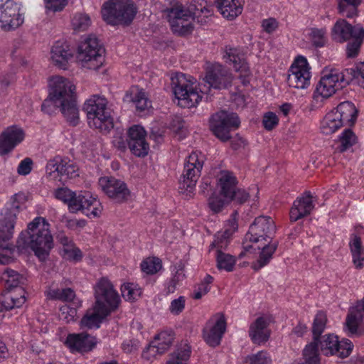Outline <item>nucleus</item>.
Segmentation results:
<instances>
[{"mask_svg":"<svg viewBox=\"0 0 364 364\" xmlns=\"http://www.w3.org/2000/svg\"><path fill=\"white\" fill-rule=\"evenodd\" d=\"M75 85L68 78L54 75L48 80V95L41 109L48 114L52 112L50 105L60 109L63 116L72 125L79 120V109L75 100Z\"/></svg>","mask_w":364,"mask_h":364,"instance_id":"2","label":"nucleus"},{"mask_svg":"<svg viewBox=\"0 0 364 364\" xmlns=\"http://www.w3.org/2000/svg\"><path fill=\"white\" fill-rule=\"evenodd\" d=\"M55 198L67 204L70 213L82 212L89 218H98L102 212L100 201L90 192H74L68 188H59L54 192Z\"/></svg>","mask_w":364,"mask_h":364,"instance_id":"5","label":"nucleus"},{"mask_svg":"<svg viewBox=\"0 0 364 364\" xmlns=\"http://www.w3.org/2000/svg\"><path fill=\"white\" fill-rule=\"evenodd\" d=\"M77 58L85 68L97 70L105 61V50L94 36H88L78 45Z\"/></svg>","mask_w":364,"mask_h":364,"instance_id":"10","label":"nucleus"},{"mask_svg":"<svg viewBox=\"0 0 364 364\" xmlns=\"http://www.w3.org/2000/svg\"><path fill=\"white\" fill-rule=\"evenodd\" d=\"M311 76V68L306 58L298 55L288 70L287 83L293 88L306 89L310 85Z\"/></svg>","mask_w":364,"mask_h":364,"instance_id":"14","label":"nucleus"},{"mask_svg":"<svg viewBox=\"0 0 364 364\" xmlns=\"http://www.w3.org/2000/svg\"><path fill=\"white\" fill-rule=\"evenodd\" d=\"M226 331V321L223 315L215 314L205 323L203 331V338L205 343L212 347L218 346Z\"/></svg>","mask_w":364,"mask_h":364,"instance_id":"21","label":"nucleus"},{"mask_svg":"<svg viewBox=\"0 0 364 364\" xmlns=\"http://www.w3.org/2000/svg\"><path fill=\"white\" fill-rule=\"evenodd\" d=\"M17 220L16 213L3 208L0 212V249L6 250V254L0 253V264H8L11 257L13 244L11 239L14 233V228Z\"/></svg>","mask_w":364,"mask_h":364,"instance_id":"12","label":"nucleus"},{"mask_svg":"<svg viewBox=\"0 0 364 364\" xmlns=\"http://www.w3.org/2000/svg\"><path fill=\"white\" fill-rule=\"evenodd\" d=\"M357 139V136L350 129H345L339 136V150L341 151H345L348 150L356 144Z\"/></svg>","mask_w":364,"mask_h":364,"instance_id":"51","label":"nucleus"},{"mask_svg":"<svg viewBox=\"0 0 364 364\" xmlns=\"http://www.w3.org/2000/svg\"><path fill=\"white\" fill-rule=\"evenodd\" d=\"M186 299L184 296H179L171 301L168 307L170 313L173 315L180 314L185 309Z\"/></svg>","mask_w":364,"mask_h":364,"instance_id":"62","label":"nucleus"},{"mask_svg":"<svg viewBox=\"0 0 364 364\" xmlns=\"http://www.w3.org/2000/svg\"><path fill=\"white\" fill-rule=\"evenodd\" d=\"M0 5V26L5 31L18 28L24 21L20 0H1Z\"/></svg>","mask_w":364,"mask_h":364,"instance_id":"16","label":"nucleus"},{"mask_svg":"<svg viewBox=\"0 0 364 364\" xmlns=\"http://www.w3.org/2000/svg\"><path fill=\"white\" fill-rule=\"evenodd\" d=\"M60 255L64 259L75 263L81 261L82 258L81 250L75 246V243L68 247L61 248Z\"/></svg>","mask_w":364,"mask_h":364,"instance_id":"52","label":"nucleus"},{"mask_svg":"<svg viewBox=\"0 0 364 364\" xmlns=\"http://www.w3.org/2000/svg\"><path fill=\"white\" fill-rule=\"evenodd\" d=\"M71 353H86L92 350L96 346V338L87 333H70L63 341Z\"/></svg>","mask_w":364,"mask_h":364,"instance_id":"26","label":"nucleus"},{"mask_svg":"<svg viewBox=\"0 0 364 364\" xmlns=\"http://www.w3.org/2000/svg\"><path fill=\"white\" fill-rule=\"evenodd\" d=\"M357 27L363 26L360 24L352 26L346 20L339 19L336 22L332 28V38L338 43L346 42L356 35L355 28Z\"/></svg>","mask_w":364,"mask_h":364,"instance_id":"34","label":"nucleus"},{"mask_svg":"<svg viewBox=\"0 0 364 364\" xmlns=\"http://www.w3.org/2000/svg\"><path fill=\"white\" fill-rule=\"evenodd\" d=\"M343 124L333 110L328 112L321 122L320 129L323 134L329 135L337 132Z\"/></svg>","mask_w":364,"mask_h":364,"instance_id":"38","label":"nucleus"},{"mask_svg":"<svg viewBox=\"0 0 364 364\" xmlns=\"http://www.w3.org/2000/svg\"><path fill=\"white\" fill-rule=\"evenodd\" d=\"M352 72V70L348 69L343 72L336 70L324 71L316 86L314 98L325 100L333 95L338 90L349 84Z\"/></svg>","mask_w":364,"mask_h":364,"instance_id":"8","label":"nucleus"},{"mask_svg":"<svg viewBox=\"0 0 364 364\" xmlns=\"http://www.w3.org/2000/svg\"><path fill=\"white\" fill-rule=\"evenodd\" d=\"M240 124L237 114L220 111L213 114L210 119V129L214 135L222 141L230 139V132L237 129Z\"/></svg>","mask_w":364,"mask_h":364,"instance_id":"13","label":"nucleus"},{"mask_svg":"<svg viewBox=\"0 0 364 364\" xmlns=\"http://www.w3.org/2000/svg\"><path fill=\"white\" fill-rule=\"evenodd\" d=\"M173 278L169 282L168 289L169 292H173L176 289V286L179 284L180 282L183 280L185 278L184 269L181 265H178V267H175L173 270Z\"/></svg>","mask_w":364,"mask_h":364,"instance_id":"60","label":"nucleus"},{"mask_svg":"<svg viewBox=\"0 0 364 364\" xmlns=\"http://www.w3.org/2000/svg\"><path fill=\"white\" fill-rule=\"evenodd\" d=\"M213 282V277L210 275H207L200 284L195 289L193 297L196 299H200L203 296L205 295L210 289V284Z\"/></svg>","mask_w":364,"mask_h":364,"instance_id":"57","label":"nucleus"},{"mask_svg":"<svg viewBox=\"0 0 364 364\" xmlns=\"http://www.w3.org/2000/svg\"><path fill=\"white\" fill-rule=\"evenodd\" d=\"M306 38L314 48H323L328 41L326 29L310 28L306 31Z\"/></svg>","mask_w":364,"mask_h":364,"instance_id":"40","label":"nucleus"},{"mask_svg":"<svg viewBox=\"0 0 364 364\" xmlns=\"http://www.w3.org/2000/svg\"><path fill=\"white\" fill-rule=\"evenodd\" d=\"M25 132L18 126H10L0 134V155L11 152L25 139Z\"/></svg>","mask_w":364,"mask_h":364,"instance_id":"24","label":"nucleus"},{"mask_svg":"<svg viewBox=\"0 0 364 364\" xmlns=\"http://www.w3.org/2000/svg\"><path fill=\"white\" fill-rule=\"evenodd\" d=\"M98 184L103 193L117 203L125 202L130 196L126 183L113 176L100 177Z\"/></svg>","mask_w":364,"mask_h":364,"instance_id":"19","label":"nucleus"},{"mask_svg":"<svg viewBox=\"0 0 364 364\" xmlns=\"http://www.w3.org/2000/svg\"><path fill=\"white\" fill-rule=\"evenodd\" d=\"M230 238L223 231L218 232L214 237L213 242L210 245L211 249H216L217 253H218L219 251H222L228 246Z\"/></svg>","mask_w":364,"mask_h":364,"instance_id":"55","label":"nucleus"},{"mask_svg":"<svg viewBox=\"0 0 364 364\" xmlns=\"http://www.w3.org/2000/svg\"><path fill=\"white\" fill-rule=\"evenodd\" d=\"M217 267L219 269L232 272L234 269L236 259L230 254L219 251L216 255Z\"/></svg>","mask_w":364,"mask_h":364,"instance_id":"49","label":"nucleus"},{"mask_svg":"<svg viewBox=\"0 0 364 364\" xmlns=\"http://www.w3.org/2000/svg\"><path fill=\"white\" fill-rule=\"evenodd\" d=\"M170 6L166 9V18L169 23L171 31L178 36H186L191 34L193 29V21L197 19L198 22L203 23L205 20H200V14L204 18L212 15V11L205 6H198L192 2L183 4L178 0H171Z\"/></svg>","mask_w":364,"mask_h":364,"instance_id":"4","label":"nucleus"},{"mask_svg":"<svg viewBox=\"0 0 364 364\" xmlns=\"http://www.w3.org/2000/svg\"><path fill=\"white\" fill-rule=\"evenodd\" d=\"M51 225L46 218L38 216L27 225L16 242V248L20 253L28 250L33 252L40 261H45L54 247Z\"/></svg>","mask_w":364,"mask_h":364,"instance_id":"3","label":"nucleus"},{"mask_svg":"<svg viewBox=\"0 0 364 364\" xmlns=\"http://www.w3.org/2000/svg\"><path fill=\"white\" fill-rule=\"evenodd\" d=\"M124 101L132 102L139 112L149 111L151 108V102L147 93L143 88L139 86H132L127 91Z\"/></svg>","mask_w":364,"mask_h":364,"instance_id":"30","label":"nucleus"},{"mask_svg":"<svg viewBox=\"0 0 364 364\" xmlns=\"http://www.w3.org/2000/svg\"><path fill=\"white\" fill-rule=\"evenodd\" d=\"M91 24L90 17L85 13H77L71 18V28L76 33L87 31Z\"/></svg>","mask_w":364,"mask_h":364,"instance_id":"45","label":"nucleus"},{"mask_svg":"<svg viewBox=\"0 0 364 364\" xmlns=\"http://www.w3.org/2000/svg\"><path fill=\"white\" fill-rule=\"evenodd\" d=\"M349 245L355 266L361 268L364 262V249L361 245L360 238L357 235L352 236Z\"/></svg>","mask_w":364,"mask_h":364,"instance_id":"43","label":"nucleus"},{"mask_svg":"<svg viewBox=\"0 0 364 364\" xmlns=\"http://www.w3.org/2000/svg\"><path fill=\"white\" fill-rule=\"evenodd\" d=\"M1 280L5 282L8 289H10L13 288L22 287L20 285L24 284L26 279L23 275L18 274L17 272L6 269L2 273Z\"/></svg>","mask_w":364,"mask_h":364,"instance_id":"46","label":"nucleus"},{"mask_svg":"<svg viewBox=\"0 0 364 364\" xmlns=\"http://www.w3.org/2000/svg\"><path fill=\"white\" fill-rule=\"evenodd\" d=\"M223 58L227 63L232 65L235 70L239 73L242 84L249 82L251 71L244 53L240 49L226 47Z\"/></svg>","mask_w":364,"mask_h":364,"instance_id":"22","label":"nucleus"},{"mask_svg":"<svg viewBox=\"0 0 364 364\" xmlns=\"http://www.w3.org/2000/svg\"><path fill=\"white\" fill-rule=\"evenodd\" d=\"M237 213L234 212L230 215V218L225 222L222 231L231 237L237 231Z\"/></svg>","mask_w":364,"mask_h":364,"instance_id":"61","label":"nucleus"},{"mask_svg":"<svg viewBox=\"0 0 364 364\" xmlns=\"http://www.w3.org/2000/svg\"><path fill=\"white\" fill-rule=\"evenodd\" d=\"M245 362L247 364H272L270 355L265 350H260L247 355Z\"/></svg>","mask_w":364,"mask_h":364,"instance_id":"53","label":"nucleus"},{"mask_svg":"<svg viewBox=\"0 0 364 364\" xmlns=\"http://www.w3.org/2000/svg\"><path fill=\"white\" fill-rule=\"evenodd\" d=\"M26 201V195L21 192L18 193L11 197L9 207L7 208L9 210L16 213L17 215L19 210L25 208Z\"/></svg>","mask_w":364,"mask_h":364,"instance_id":"54","label":"nucleus"},{"mask_svg":"<svg viewBox=\"0 0 364 364\" xmlns=\"http://www.w3.org/2000/svg\"><path fill=\"white\" fill-rule=\"evenodd\" d=\"M27 300V292L23 287L8 289L0 298L1 307L6 311L21 308Z\"/></svg>","mask_w":364,"mask_h":364,"instance_id":"29","label":"nucleus"},{"mask_svg":"<svg viewBox=\"0 0 364 364\" xmlns=\"http://www.w3.org/2000/svg\"><path fill=\"white\" fill-rule=\"evenodd\" d=\"M343 125H352L358 116V109L351 102L345 101L333 109Z\"/></svg>","mask_w":364,"mask_h":364,"instance_id":"36","label":"nucleus"},{"mask_svg":"<svg viewBox=\"0 0 364 364\" xmlns=\"http://www.w3.org/2000/svg\"><path fill=\"white\" fill-rule=\"evenodd\" d=\"M173 91L177 105L183 108L196 107L201 102L203 95L210 87L226 88L232 81V75L218 63H208L205 65V75L203 80L208 88L203 90L196 77L182 73H176L171 76Z\"/></svg>","mask_w":364,"mask_h":364,"instance_id":"1","label":"nucleus"},{"mask_svg":"<svg viewBox=\"0 0 364 364\" xmlns=\"http://www.w3.org/2000/svg\"><path fill=\"white\" fill-rule=\"evenodd\" d=\"M201 170L196 167L184 166L181 179L180 181L179 189L183 193H190L194 190L196 183L200 178Z\"/></svg>","mask_w":364,"mask_h":364,"instance_id":"35","label":"nucleus"},{"mask_svg":"<svg viewBox=\"0 0 364 364\" xmlns=\"http://www.w3.org/2000/svg\"><path fill=\"white\" fill-rule=\"evenodd\" d=\"M279 119L277 114L273 112H267L262 117V125L265 130L272 131L279 124Z\"/></svg>","mask_w":364,"mask_h":364,"instance_id":"58","label":"nucleus"},{"mask_svg":"<svg viewBox=\"0 0 364 364\" xmlns=\"http://www.w3.org/2000/svg\"><path fill=\"white\" fill-rule=\"evenodd\" d=\"M314 208L313 196L310 192H305L293 203L289 210L291 222H296L309 215Z\"/></svg>","mask_w":364,"mask_h":364,"instance_id":"28","label":"nucleus"},{"mask_svg":"<svg viewBox=\"0 0 364 364\" xmlns=\"http://www.w3.org/2000/svg\"><path fill=\"white\" fill-rule=\"evenodd\" d=\"M174 339V333L171 330L159 332L151 341L159 348V353H164L171 346Z\"/></svg>","mask_w":364,"mask_h":364,"instance_id":"42","label":"nucleus"},{"mask_svg":"<svg viewBox=\"0 0 364 364\" xmlns=\"http://www.w3.org/2000/svg\"><path fill=\"white\" fill-rule=\"evenodd\" d=\"M107 104V100L100 95L90 96L84 104L89 126L105 133L108 132L114 126Z\"/></svg>","mask_w":364,"mask_h":364,"instance_id":"6","label":"nucleus"},{"mask_svg":"<svg viewBox=\"0 0 364 364\" xmlns=\"http://www.w3.org/2000/svg\"><path fill=\"white\" fill-rule=\"evenodd\" d=\"M112 311L95 304L92 309H89L80 321L82 328H98L100 323Z\"/></svg>","mask_w":364,"mask_h":364,"instance_id":"33","label":"nucleus"},{"mask_svg":"<svg viewBox=\"0 0 364 364\" xmlns=\"http://www.w3.org/2000/svg\"><path fill=\"white\" fill-rule=\"evenodd\" d=\"M46 171L55 178H72L77 176L78 167L69 158L56 156L48 161Z\"/></svg>","mask_w":364,"mask_h":364,"instance_id":"20","label":"nucleus"},{"mask_svg":"<svg viewBox=\"0 0 364 364\" xmlns=\"http://www.w3.org/2000/svg\"><path fill=\"white\" fill-rule=\"evenodd\" d=\"M363 0H340L338 10L340 14L348 18H353L357 14L358 6Z\"/></svg>","mask_w":364,"mask_h":364,"instance_id":"48","label":"nucleus"},{"mask_svg":"<svg viewBox=\"0 0 364 364\" xmlns=\"http://www.w3.org/2000/svg\"><path fill=\"white\" fill-rule=\"evenodd\" d=\"M128 145L131 152L136 156L143 157L148 154L149 144L146 141V131L139 125H134L128 131Z\"/></svg>","mask_w":364,"mask_h":364,"instance_id":"23","label":"nucleus"},{"mask_svg":"<svg viewBox=\"0 0 364 364\" xmlns=\"http://www.w3.org/2000/svg\"><path fill=\"white\" fill-rule=\"evenodd\" d=\"M291 364H320L318 342L313 340L303 350L302 358L294 360Z\"/></svg>","mask_w":364,"mask_h":364,"instance_id":"37","label":"nucleus"},{"mask_svg":"<svg viewBox=\"0 0 364 364\" xmlns=\"http://www.w3.org/2000/svg\"><path fill=\"white\" fill-rule=\"evenodd\" d=\"M120 289L122 297L129 302L138 300L142 294V289L134 282H125L121 286Z\"/></svg>","mask_w":364,"mask_h":364,"instance_id":"44","label":"nucleus"},{"mask_svg":"<svg viewBox=\"0 0 364 364\" xmlns=\"http://www.w3.org/2000/svg\"><path fill=\"white\" fill-rule=\"evenodd\" d=\"M95 304L110 311L116 310L120 303V297L113 284L107 277L99 279L94 287Z\"/></svg>","mask_w":364,"mask_h":364,"instance_id":"15","label":"nucleus"},{"mask_svg":"<svg viewBox=\"0 0 364 364\" xmlns=\"http://www.w3.org/2000/svg\"><path fill=\"white\" fill-rule=\"evenodd\" d=\"M71 306L70 304H65L60 309L59 317L60 319L65 321L67 323L73 321L77 317V308Z\"/></svg>","mask_w":364,"mask_h":364,"instance_id":"59","label":"nucleus"},{"mask_svg":"<svg viewBox=\"0 0 364 364\" xmlns=\"http://www.w3.org/2000/svg\"><path fill=\"white\" fill-rule=\"evenodd\" d=\"M73 58V52L67 41L64 40L57 41L52 46L50 61L59 69L67 70Z\"/></svg>","mask_w":364,"mask_h":364,"instance_id":"25","label":"nucleus"},{"mask_svg":"<svg viewBox=\"0 0 364 364\" xmlns=\"http://www.w3.org/2000/svg\"><path fill=\"white\" fill-rule=\"evenodd\" d=\"M205 160V156L202 152L194 151L188 156L185 164L202 170Z\"/></svg>","mask_w":364,"mask_h":364,"instance_id":"56","label":"nucleus"},{"mask_svg":"<svg viewBox=\"0 0 364 364\" xmlns=\"http://www.w3.org/2000/svg\"><path fill=\"white\" fill-rule=\"evenodd\" d=\"M363 314L362 309L357 303L348 309L343 326L345 332L348 336L360 334V325L363 321Z\"/></svg>","mask_w":364,"mask_h":364,"instance_id":"31","label":"nucleus"},{"mask_svg":"<svg viewBox=\"0 0 364 364\" xmlns=\"http://www.w3.org/2000/svg\"><path fill=\"white\" fill-rule=\"evenodd\" d=\"M237 183V178L232 172H220L217 178L216 190L208 199V205L212 211L220 212L233 200Z\"/></svg>","mask_w":364,"mask_h":364,"instance_id":"7","label":"nucleus"},{"mask_svg":"<svg viewBox=\"0 0 364 364\" xmlns=\"http://www.w3.org/2000/svg\"><path fill=\"white\" fill-rule=\"evenodd\" d=\"M46 9L53 12L62 11L68 4V0H44Z\"/></svg>","mask_w":364,"mask_h":364,"instance_id":"64","label":"nucleus"},{"mask_svg":"<svg viewBox=\"0 0 364 364\" xmlns=\"http://www.w3.org/2000/svg\"><path fill=\"white\" fill-rule=\"evenodd\" d=\"M271 320L268 316L263 315L257 318L250 326L248 334L253 343L262 345L269 338Z\"/></svg>","mask_w":364,"mask_h":364,"instance_id":"27","label":"nucleus"},{"mask_svg":"<svg viewBox=\"0 0 364 364\" xmlns=\"http://www.w3.org/2000/svg\"><path fill=\"white\" fill-rule=\"evenodd\" d=\"M327 322V317L323 311H318L314 319L312 333L314 341H318V338L323 332Z\"/></svg>","mask_w":364,"mask_h":364,"instance_id":"50","label":"nucleus"},{"mask_svg":"<svg viewBox=\"0 0 364 364\" xmlns=\"http://www.w3.org/2000/svg\"><path fill=\"white\" fill-rule=\"evenodd\" d=\"M140 268L146 274H155L161 269L162 262L158 257H149L141 262Z\"/></svg>","mask_w":364,"mask_h":364,"instance_id":"47","label":"nucleus"},{"mask_svg":"<svg viewBox=\"0 0 364 364\" xmlns=\"http://www.w3.org/2000/svg\"><path fill=\"white\" fill-rule=\"evenodd\" d=\"M318 347L324 355H336L341 358H347L351 353L353 344L347 339L338 340L337 336L329 333L318 338Z\"/></svg>","mask_w":364,"mask_h":364,"instance_id":"18","label":"nucleus"},{"mask_svg":"<svg viewBox=\"0 0 364 364\" xmlns=\"http://www.w3.org/2000/svg\"><path fill=\"white\" fill-rule=\"evenodd\" d=\"M136 12V6L132 0H109L101 10L103 20L111 25L129 23Z\"/></svg>","mask_w":364,"mask_h":364,"instance_id":"9","label":"nucleus"},{"mask_svg":"<svg viewBox=\"0 0 364 364\" xmlns=\"http://www.w3.org/2000/svg\"><path fill=\"white\" fill-rule=\"evenodd\" d=\"M191 355V347L186 343L181 346L169 355L166 364H188Z\"/></svg>","mask_w":364,"mask_h":364,"instance_id":"41","label":"nucleus"},{"mask_svg":"<svg viewBox=\"0 0 364 364\" xmlns=\"http://www.w3.org/2000/svg\"><path fill=\"white\" fill-rule=\"evenodd\" d=\"M275 225L272 218L259 216L255 219L250 225L248 232L245 235V241L257 242L264 245V243L277 242L272 240L275 232Z\"/></svg>","mask_w":364,"mask_h":364,"instance_id":"17","label":"nucleus"},{"mask_svg":"<svg viewBox=\"0 0 364 364\" xmlns=\"http://www.w3.org/2000/svg\"><path fill=\"white\" fill-rule=\"evenodd\" d=\"M215 4L224 18L233 21L242 14L245 0H215Z\"/></svg>","mask_w":364,"mask_h":364,"instance_id":"32","label":"nucleus"},{"mask_svg":"<svg viewBox=\"0 0 364 364\" xmlns=\"http://www.w3.org/2000/svg\"><path fill=\"white\" fill-rule=\"evenodd\" d=\"M33 161L31 158H25L18 164L17 173L21 176H26L31 173L33 169Z\"/></svg>","mask_w":364,"mask_h":364,"instance_id":"63","label":"nucleus"},{"mask_svg":"<svg viewBox=\"0 0 364 364\" xmlns=\"http://www.w3.org/2000/svg\"><path fill=\"white\" fill-rule=\"evenodd\" d=\"M252 244H245L243 250L240 253V259L245 258V263L251 264L255 270H258L267 265L272 257L277 247V242H269L261 245L257 242H250Z\"/></svg>","mask_w":364,"mask_h":364,"instance_id":"11","label":"nucleus"},{"mask_svg":"<svg viewBox=\"0 0 364 364\" xmlns=\"http://www.w3.org/2000/svg\"><path fill=\"white\" fill-rule=\"evenodd\" d=\"M356 35L348 41L346 54L348 58H354L358 56L361 46L364 41V28L357 27Z\"/></svg>","mask_w":364,"mask_h":364,"instance_id":"39","label":"nucleus"}]
</instances>
